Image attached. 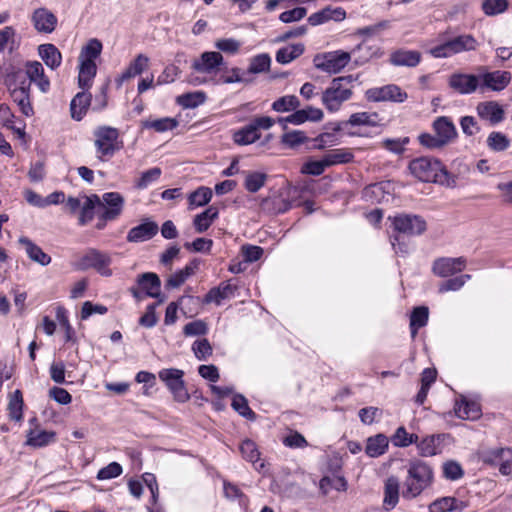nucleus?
I'll return each mask as SVG.
<instances>
[{
  "label": "nucleus",
  "instance_id": "obj_1",
  "mask_svg": "<svg viewBox=\"0 0 512 512\" xmlns=\"http://www.w3.org/2000/svg\"><path fill=\"white\" fill-rule=\"evenodd\" d=\"M406 477L403 482L402 496L414 499L430 488L434 482V471L430 464L420 459H413L406 465Z\"/></svg>",
  "mask_w": 512,
  "mask_h": 512
},
{
  "label": "nucleus",
  "instance_id": "obj_2",
  "mask_svg": "<svg viewBox=\"0 0 512 512\" xmlns=\"http://www.w3.org/2000/svg\"><path fill=\"white\" fill-rule=\"evenodd\" d=\"M434 135L421 133L419 143L427 149H441L457 137V130L452 120L447 116L437 117L432 123Z\"/></svg>",
  "mask_w": 512,
  "mask_h": 512
},
{
  "label": "nucleus",
  "instance_id": "obj_3",
  "mask_svg": "<svg viewBox=\"0 0 512 512\" xmlns=\"http://www.w3.org/2000/svg\"><path fill=\"white\" fill-rule=\"evenodd\" d=\"M409 170L413 176L422 182H436L443 184L449 176L442 163L435 158L419 157L409 163Z\"/></svg>",
  "mask_w": 512,
  "mask_h": 512
},
{
  "label": "nucleus",
  "instance_id": "obj_4",
  "mask_svg": "<svg viewBox=\"0 0 512 512\" xmlns=\"http://www.w3.org/2000/svg\"><path fill=\"white\" fill-rule=\"evenodd\" d=\"M6 83L10 96L20 112L26 117H32L34 109L30 99V82H27L21 71H16L8 75Z\"/></svg>",
  "mask_w": 512,
  "mask_h": 512
},
{
  "label": "nucleus",
  "instance_id": "obj_5",
  "mask_svg": "<svg viewBox=\"0 0 512 512\" xmlns=\"http://www.w3.org/2000/svg\"><path fill=\"white\" fill-rule=\"evenodd\" d=\"M93 135L97 157L101 161L112 158L122 148L119 131L114 127L99 126L94 130Z\"/></svg>",
  "mask_w": 512,
  "mask_h": 512
},
{
  "label": "nucleus",
  "instance_id": "obj_6",
  "mask_svg": "<svg viewBox=\"0 0 512 512\" xmlns=\"http://www.w3.org/2000/svg\"><path fill=\"white\" fill-rule=\"evenodd\" d=\"M353 77L343 76L334 78L330 86L322 94V102L331 111H338L341 104L352 96L351 84Z\"/></svg>",
  "mask_w": 512,
  "mask_h": 512
},
{
  "label": "nucleus",
  "instance_id": "obj_7",
  "mask_svg": "<svg viewBox=\"0 0 512 512\" xmlns=\"http://www.w3.org/2000/svg\"><path fill=\"white\" fill-rule=\"evenodd\" d=\"M158 377L166 385L175 401L185 403L190 399V394L188 393L183 379V370L177 368H164L158 372Z\"/></svg>",
  "mask_w": 512,
  "mask_h": 512
},
{
  "label": "nucleus",
  "instance_id": "obj_8",
  "mask_svg": "<svg viewBox=\"0 0 512 512\" xmlns=\"http://www.w3.org/2000/svg\"><path fill=\"white\" fill-rule=\"evenodd\" d=\"M111 262L112 260L109 254L91 248L79 259L76 267L79 270L93 268L100 275L109 277L112 275V270L109 268Z\"/></svg>",
  "mask_w": 512,
  "mask_h": 512
},
{
  "label": "nucleus",
  "instance_id": "obj_9",
  "mask_svg": "<svg viewBox=\"0 0 512 512\" xmlns=\"http://www.w3.org/2000/svg\"><path fill=\"white\" fill-rule=\"evenodd\" d=\"M350 60V53L337 50L324 54H318L314 57L313 62L317 69L329 74H336L339 73L344 67H346Z\"/></svg>",
  "mask_w": 512,
  "mask_h": 512
},
{
  "label": "nucleus",
  "instance_id": "obj_10",
  "mask_svg": "<svg viewBox=\"0 0 512 512\" xmlns=\"http://www.w3.org/2000/svg\"><path fill=\"white\" fill-rule=\"evenodd\" d=\"M479 459L489 465H498L502 475H509L512 471V449L491 448L479 452Z\"/></svg>",
  "mask_w": 512,
  "mask_h": 512
},
{
  "label": "nucleus",
  "instance_id": "obj_11",
  "mask_svg": "<svg viewBox=\"0 0 512 512\" xmlns=\"http://www.w3.org/2000/svg\"><path fill=\"white\" fill-rule=\"evenodd\" d=\"M392 225L398 233L409 236L421 235L426 230L425 220L418 215L400 214L392 218Z\"/></svg>",
  "mask_w": 512,
  "mask_h": 512
},
{
  "label": "nucleus",
  "instance_id": "obj_12",
  "mask_svg": "<svg viewBox=\"0 0 512 512\" xmlns=\"http://www.w3.org/2000/svg\"><path fill=\"white\" fill-rule=\"evenodd\" d=\"M365 96L371 102L391 101L402 103L407 99V93L395 84H389L382 87L370 88Z\"/></svg>",
  "mask_w": 512,
  "mask_h": 512
},
{
  "label": "nucleus",
  "instance_id": "obj_13",
  "mask_svg": "<svg viewBox=\"0 0 512 512\" xmlns=\"http://www.w3.org/2000/svg\"><path fill=\"white\" fill-rule=\"evenodd\" d=\"M466 264L465 257H440L434 260L432 272L438 277L446 278L464 270Z\"/></svg>",
  "mask_w": 512,
  "mask_h": 512
},
{
  "label": "nucleus",
  "instance_id": "obj_14",
  "mask_svg": "<svg viewBox=\"0 0 512 512\" xmlns=\"http://www.w3.org/2000/svg\"><path fill=\"white\" fill-rule=\"evenodd\" d=\"M448 85L457 93L468 95L480 87V77L474 74L453 73L449 76Z\"/></svg>",
  "mask_w": 512,
  "mask_h": 512
},
{
  "label": "nucleus",
  "instance_id": "obj_15",
  "mask_svg": "<svg viewBox=\"0 0 512 512\" xmlns=\"http://www.w3.org/2000/svg\"><path fill=\"white\" fill-rule=\"evenodd\" d=\"M100 206L105 207L101 218L104 221H112L120 216L124 206V198L118 192H107L102 195Z\"/></svg>",
  "mask_w": 512,
  "mask_h": 512
},
{
  "label": "nucleus",
  "instance_id": "obj_16",
  "mask_svg": "<svg viewBox=\"0 0 512 512\" xmlns=\"http://www.w3.org/2000/svg\"><path fill=\"white\" fill-rule=\"evenodd\" d=\"M479 77L480 88L497 92L504 90L511 82V73L508 71L485 72L480 74Z\"/></svg>",
  "mask_w": 512,
  "mask_h": 512
},
{
  "label": "nucleus",
  "instance_id": "obj_17",
  "mask_svg": "<svg viewBox=\"0 0 512 512\" xmlns=\"http://www.w3.org/2000/svg\"><path fill=\"white\" fill-rule=\"evenodd\" d=\"M223 64V56L220 52L208 51L201 54L192 63V68L199 72L210 74Z\"/></svg>",
  "mask_w": 512,
  "mask_h": 512
},
{
  "label": "nucleus",
  "instance_id": "obj_18",
  "mask_svg": "<svg viewBox=\"0 0 512 512\" xmlns=\"http://www.w3.org/2000/svg\"><path fill=\"white\" fill-rule=\"evenodd\" d=\"M478 116L492 125L502 122L505 118L503 107L496 101H485L478 103L476 107Z\"/></svg>",
  "mask_w": 512,
  "mask_h": 512
},
{
  "label": "nucleus",
  "instance_id": "obj_19",
  "mask_svg": "<svg viewBox=\"0 0 512 512\" xmlns=\"http://www.w3.org/2000/svg\"><path fill=\"white\" fill-rule=\"evenodd\" d=\"M159 230L156 222L145 220L138 226L131 228L127 234V241L132 243L144 242L153 238Z\"/></svg>",
  "mask_w": 512,
  "mask_h": 512
},
{
  "label": "nucleus",
  "instance_id": "obj_20",
  "mask_svg": "<svg viewBox=\"0 0 512 512\" xmlns=\"http://www.w3.org/2000/svg\"><path fill=\"white\" fill-rule=\"evenodd\" d=\"M448 436V434L441 433L422 438L418 443L419 454L423 457H430L441 453L443 443Z\"/></svg>",
  "mask_w": 512,
  "mask_h": 512
},
{
  "label": "nucleus",
  "instance_id": "obj_21",
  "mask_svg": "<svg viewBox=\"0 0 512 512\" xmlns=\"http://www.w3.org/2000/svg\"><path fill=\"white\" fill-rule=\"evenodd\" d=\"M32 23L38 32L51 33L57 25L56 16L46 8H38L33 12Z\"/></svg>",
  "mask_w": 512,
  "mask_h": 512
},
{
  "label": "nucleus",
  "instance_id": "obj_22",
  "mask_svg": "<svg viewBox=\"0 0 512 512\" xmlns=\"http://www.w3.org/2000/svg\"><path fill=\"white\" fill-rule=\"evenodd\" d=\"M148 67L149 58L144 54H138L116 79L118 87H120L125 81L142 74Z\"/></svg>",
  "mask_w": 512,
  "mask_h": 512
},
{
  "label": "nucleus",
  "instance_id": "obj_23",
  "mask_svg": "<svg viewBox=\"0 0 512 512\" xmlns=\"http://www.w3.org/2000/svg\"><path fill=\"white\" fill-rule=\"evenodd\" d=\"M394 66L416 67L421 61V53L416 50L398 49L390 54Z\"/></svg>",
  "mask_w": 512,
  "mask_h": 512
},
{
  "label": "nucleus",
  "instance_id": "obj_24",
  "mask_svg": "<svg viewBox=\"0 0 512 512\" xmlns=\"http://www.w3.org/2000/svg\"><path fill=\"white\" fill-rule=\"evenodd\" d=\"M137 285L145 292L147 297L157 298L160 296L161 281L155 273L140 274L137 278Z\"/></svg>",
  "mask_w": 512,
  "mask_h": 512
},
{
  "label": "nucleus",
  "instance_id": "obj_25",
  "mask_svg": "<svg viewBox=\"0 0 512 512\" xmlns=\"http://www.w3.org/2000/svg\"><path fill=\"white\" fill-rule=\"evenodd\" d=\"M439 44L431 47L428 53L434 58H449L456 55L453 41L449 36V32L445 31L438 35Z\"/></svg>",
  "mask_w": 512,
  "mask_h": 512
},
{
  "label": "nucleus",
  "instance_id": "obj_26",
  "mask_svg": "<svg viewBox=\"0 0 512 512\" xmlns=\"http://www.w3.org/2000/svg\"><path fill=\"white\" fill-rule=\"evenodd\" d=\"M466 503L455 497H441L434 500L428 507L429 512H462Z\"/></svg>",
  "mask_w": 512,
  "mask_h": 512
},
{
  "label": "nucleus",
  "instance_id": "obj_27",
  "mask_svg": "<svg viewBox=\"0 0 512 512\" xmlns=\"http://www.w3.org/2000/svg\"><path fill=\"white\" fill-rule=\"evenodd\" d=\"M91 94L86 90L77 93L70 103L71 117L74 120L80 121L87 113L88 107L91 103Z\"/></svg>",
  "mask_w": 512,
  "mask_h": 512
},
{
  "label": "nucleus",
  "instance_id": "obj_28",
  "mask_svg": "<svg viewBox=\"0 0 512 512\" xmlns=\"http://www.w3.org/2000/svg\"><path fill=\"white\" fill-rule=\"evenodd\" d=\"M19 243L25 248L28 257L32 261L37 262L42 266H46L51 262V257L29 238L21 237L19 238Z\"/></svg>",
  "mask_w": 512,
  "mask_h": 512
},
{
  "label": "nucleus",
  "instance_id": "obj_29",
  "mask_svg": "<svg viewBox=\"0 0 512 512\" xmlns=\"http://www.w3.org/2000/svg\"><path fill=\"white\" fill-rule=\"evenodd\" d=\"M323 157L327 167H331L352 162L354 159V154L351 149L337 148L327 151Z\"/></svg>",
  "mask_w": 512,
  "mask_h": 512
},
{
  "label": "nucleus",
  "instance_id": "obj_30",
  "mask_svg": "<svg viewBox=\"0 0 512 512\" xmlns=\"http://www.w3.org/2000/svg\"><path fill=\"white\" fill-rule=\"evenodd\" d=\"M97 73V66L94 61H80L78 85L83 90H88Z\"/></svg>",
  "mask_w": 512,
  "mask_h": 512
},
{
  "label": "nucleus",
  "instance_id": "obj_31",
  "mask_svg": "<svg viewBox=\"0 0 512 512\" xmlns=\"http://www.w3.org/2000/svg\"><path fill=\"white\" fill-rule=\"evenodd\" d=\"M399 480L396 476H390L384 484L383 503L387 509L394 508L399 501Z\"/></svg>",
  "mask_w": 512,
  "mask_h": 512
},
{
  "label": "nucleus",
  "instance_id": "obj_32",
  "mask_svg": "<svg viewBox=\"0 0 512 512\" xmlns=\"http://www.w3.org/2000/svg\"><path fill=\"white\" fill-rule=\"evenodd\" d=\"M38 53L44 63L51 69L60 66L62 56L58 48L53 44H41L38 47Z\"/></svg>",
  "mask_w": 512,
  "mask_h": 512
},
{
  "label": "nucleus",
  "instance_id": "obj_33",
  "mask_svg": "<svg viewBox=\"0 0 512 512\" xmlns=\"http://www.w3.org/2000/svg\"><path fill=\"white\" fill-rule=\"evenodd\" d=\"M240 452L243 458L251 462L254 468L260 471L264 468V463L260 459V452L258 451L257 445L250 439H245L240 445Z\"/></svg>",
  "mask_w": 512,
  "mask_h": 512
},
{
  "label": "nucleus",
  "instance_id": "obj_34",
  "mask_svg": "<svg viewBox=\"0 0 512 512\" xmlns=\"http://www.w3.org/2000/svg\"><path fill=\"white\" fill-rule=\"evenodd\" d=\"M235 290L236 287L230 283H221L218 287L209 290V292L205 295V302H214L219 305L222 300L232 297Z\"/></svg>",
  "mask_w": 512,
  "mask_h": 512
},
{
  "label": "nucleus",
  "instance_id": "obj_35",
  "mask_svg": "<svg viewBox=\"0 0 512 512\" xmlns=\"http://www.w3.org/2000/svg\"><path fill=\"white\" fill-rule=\"evenodd\" d=\"M218 208L215 206L208 207L205 211L195 216L193 224L198 233H203L211 226L213 221L218 218Z\"/></svg>",
  "mask_w": 512,
  "mask_h": 512
},
{
  "label": "nucleus",
  "instance_id": "obj_36",
  "mask_svg": "<svg viewBox=\"0 0 512 512\" xmlns=\"http://www.w3.org/2000/svg\"><path fill=\"white\" fill-rule=\"evenodd\" d=\"M388 438L383 434H378L367 439L365 452L370 457H379L388 449Z\"/></svg>",
  "mask_w": 512,
  "mask_h": 512
},
{
  "label": "nucleus",
  "instance_id": "obj_37",
  "mask_svg": "<svg viewBox=\"0 0 512 512\" xmlns=\"http://www.w3.org/2000/svg\"><path fill=\"white\" fill-rule=\"evenodd\" d=\"M305 47L302 43L292 44L280 48L276 52V61L280 64H288L304 53Z\"/></svg>",
  "mask_w": 512,
  "mask_h": 512
},
{
  "label": "nucleus",
  "instance_id": "obj_38",
  "mask_svg": "<svg viewBox=\"0 0 512 512\" xmlns=\"http://www.w3.org/2000/svg\"><path fill=\"white\" fill-rule=\"evenodd\" d=\"M429 318V309L426 306H419L413 309L410 316L411 337L414 339L418 330L426 326Z\"/></svg>",
  "mask_w": 512,
  "mask_h": 512
},
{
  "label": "nucleus",
  "instance_id": "obj_39",
  "mask_svg": "<svg viewBox=\"0 0 512 512\" xmlns=\"http://www.w3.org/2000/svg\"><path fill=\"white\" fill-rule=\"evenodd\" d=\"M261 134L256 130V127L250 122L242 129L236 131L233 135L234 142L239 145H248L256 142Z\"/></svg>",
  "mask_w": 512,
  "mask_h": 512
},
{
  "label": "nucleus",
  "instance_id": "obj_40",
  "mask_svg": "<svg viewBox=\"0 0 512 512\" xmlns=\"http://www.w3.org/2000/svg\"><path fill=\"white\" fill-rule=\"evenodd\" d=\"M85 201L82 204L80 215H79V225L84 226L88 222H90L94 217V208L96 205L100 204V198L97 195L85 196Z\"/></svg>",
  "mask_w": 512,
  "mask_h": 512
},
{
  "label": "nucleus",
  "instance_id": "obj_41",
  "mask_svg": "<svg viewBox=\"0 0 512 512\" xmlns=\"http://www.w3.org/2000/svg\"><path fill=\"white\" fill-rule=\"evenodd\" d=\"M271 64V58L268 54H259L251 58L249 67L245 71L251 77L252 74H260L269 70Z\"/></svg>",
  "mask_w": 512,
  "mask_h": 512
},
{
  "label": "nucleus",
  "instance_id": "obj_42",
  "mask_svg": "<svg viewBox=\"0 0 512 512\" xmlns=\"http://www.w3.org/2000/svg\"><path fill=\"white\" fill-rule=\"evenodd\" d=\"M179 122L175 118L164 117L160 119L154 120H146L143 122V127L148 129H153L156 132H166L175 129L178 126Z\"/></svg>",
  "mask_w": 512,
  "mask_h": 512
},
{
  "label": "nucleus",
  "instance_id": "obj_43",
  "mask_svg": "<svg viewBox=\"0 0 512 512\" xmlns=\"http://www.w3.org/2000/svg\"><path fill=\"white\" fill-rule=\"evenodd\" d=\"M456 53L474 51L478 47V41L471 34H461L451 37Z\"/></svg>",
  "mask_w": 512,
  "mask_h": 512
},
{
  "label": "nucleus",
  "instance_id": "obj_44",
  "mask_svg": "<svg viewBox=\"0 0 512 512\" xmlns=\"http://www.w3.org/2000/svg\"><path fill=\"white\" fill-rule=\"evenodd\" d=\"M299 106L300 101L295 95L282 96L272 103V109L279 113L296 110Z\"/></svg>",
  "mask_w": 512,
  "mask_h": 512
},
{
  "label": "nucleus",
  "instance_id": "obj_45",
  "mask_svg": "<svg viewBox=\"0 0 512 512\" xmlns=\"http://www.w3.org/2000/svg\"><path fill=\"white\" fill-rule=\"evenodd\" d=\"M267 180V175L261 172H248L245 177L244 187L247 191L255 193L259 191Z\"/></svg>",
  "mask_w": 512,
  "mask_h": 512
},
{
  "label": "nucleus",
  "instance_id": "obj_46",
  "mask_svg": "<svg viewBox=\"0 0 512 512\" xmlns=\"http://www.w3.org/2000/svg\"><path fill=\"white\" fill-rule=\"evenodd\" d=\"M206 100L204 92L196 91L191 93H185L177 98V103L184 108H195L203 104Z\"/></svg>",
  "mask_w": 512,
  "mask_h": 512
},
{
  "label": "nucleus",
  "instance_id": "obj_47",
  "mask_svg": "<svg viewBox=\"0 0 512 512\" xmlns=\"http://www.w3.org/2000/svg\"><path fill=\"white\" fill-rule=\"evenodd\" d=\"M377 118V113L358 112L352 114L346 123L352 126L364 125L374 127L377 125Z\"/></svg>",
  "mask_w": 512,
  "mask_h": 512
},
{
  "label": "nucleus",
  "instance_id": "obj_48",
  "mask_svg": "<svg viewBox=\"0 0 512 512\" xmlns=\"http://www.w3.org/2000/svg\"><path fill=\"white\" fill-rule=\"evenodd\" d=\"M101 51L102 43L96 38L90 39L88 43L82 48L79 60H90L95 62V59L99 57Z\"/></svg>",
  "mask_w": 512,
  "mask_h": 512
},
{
  "label": "nucleus",
  "instance_id": "obj_49",
  "mask_svg": "<svg viewBox=\"0 0 512 512\" xmlns=\"http://www.w3.org/2000/svg\"><path fill=\"white\" fill-rule=\"evenodd\" d=\"M455 413L462 419H476L480 416V408L475 402L462 400L461 404H457Z\"/></svg>",
  "mask_w": 512,
  "mask_h": 512
},
{
  "label": "nucleus",
  "instance_id": "obj_50",
  "mask_svg": "<svg viewBox=\"0 0 512 512\" xmlns=\"http://www.w3.org/2000/svg\"><path fill=\"white\" fill-rule=\"evenodd\" d=\"M55 433L51 431H31L28 435L27 444L34 447H43L53 442Z\"/></svg>",
  "mask_w": 512,
  "mask_h": 512
},
{
  "label": "nucleus",
  "instance_id": "obj_51",
  "mask_svg": "<svg viewBox=\"0 0 512 512\" xmlns=\"http://www.w3.org/2000/svg\"><path fill=\"white\" fill-rule=\"evenodd\" d=\"M509 6L508 0H482L481 9L487 16L504 13Z\"/></svg>",
  "mask_w": 512,
  "mask_h": 512
},
{
  "label": "nucleus",
  "instance_id": "obj_52",
  "mask_svg": "<svg viewBox=\"0 0 512 512\" xmlns=\"http://www.w3.org/2000/svg\"><path fill=\"white\" fill-rule=\"evenodd\" d=\"M487 146L495 152H501L506 150L510 146V140L508 137L497 131L491 132L487 137Z\"/></svg>",
  "mask_w": 512,
  "mask_h": 512
},
{
  "label": "nucleus",
  "instance_id": "obj_53",
  "mask_svg": "<svg viewBox=\"0 0 512 512\" xmlns=\"http://www.w3.org/2000/svg\"><path fill=\"white\" fill-rule=\"evenodd\" d=\"M308 140L303 131L292 130L281 136V143L291 149L297 148Z\"/></svg>",
  "mask_w": 512,
  "mask_h": 512
},
{
  "label": "nucleus",
  "instance_id": "obj_54",
  "mask_svg": "<svg viewBox=\"0 0 512 512\" xmlns=\"http://www.w3.org/2000/svg\"><path fill=\"white\" fill-rule=\"evenodd\" d=\"M232 408L237 411L241 416L249 419V420H255L256 414L254 411H252L248 405L247 399L240 394H237L233 397Z\"/></svg>",
  "mask_w": 512,
  "mask_h": 512
},
{
  "label": "nucleus",
  "instance_id": "obj_55",
  "mask_svg": "<svg viewBox=\"0 0 512 512\" xmlns=\"http://www.w3.org/2000/svg\"><path fill=\"white\" fill-rule=\"evenodd\" d=\"M223 490H224V495L226 498L232 499V500L238 499L239 504L242 507L246 508L248 506V503H249L248 497L240 490V488L237 485L230 483L228 481H224L223 482Z\"/></svg>",
  "mask_w": 512,
  "mask_h": 512
},
{
  "label": "nucleus",
  "instance_id": "obj_56",
  "mask_svg": "<svg viewBox=\"0 0 512 512\" xmlns=\"http://www.w3.org/2000/svg\"><path fill=\"white\" fill-rule=\"evenodd\" d=\"M320 489L324 494H327L329 489L345 491L347 489V482L345 478L341 476L324 477L320 481Z\"/></svg>",
  "mask_w": 512,
  "mask_h": 512
},
{
  "label": "nucleus",
  "instance_id": "obj_57",
  "mask_svg": "<svg viewBox=\"0 0 512 512\" xmlns=\"http://www.w3.org/2000/svg\"><path fill=\"white\" fill-rule=\"evenodd\" d=\"M212 198V190L208 187H199L189 196V203L192 206L201 207L210 202Z\"/></svg>",
  "mask_w": 512,
  "mask_h": 512
},
{
  "label": "nucleus",
  "instance_id": "obj_58",
  "mask_svg": "<svg viewBox=\"0 0 512 512\" xmlns=\"http://www.w3.org/2000/svg\"><path fill=\"white\" fill-rule=\"evenodd\" d=\"M23 397L20 390H16L10 398L8 409L10 418L16 421L22 419Z\"/></svg>",
  "mask_w": 512,
  "mask_h": 512
},
{
  "label": "nucleus",
  "instance_id": "obj_59",
  "mask_svg": "<svg viewBox=\"0 0 512 512\" xmlns=\"http://www.w3.org/2000/svg\"><path fill=\"white\" fill-rule=\"evenodd\" d=\"M220 81L224 84H231V83L249 84V83L253 82V78L249 77L248 74H245V71H242L240 68L234 67L229 71V75L221 76Z\"/></svg>",
  "mask_w": 512,
  "mask_h": 512
},
{
  "label": "nucleus",
  "instance_id": "obj_60",
  "mask_svg": "<svg viewBox=\"0 0 512 512\" xmlns=\"http://www.w3.org/2000/svg\"><path fill=\"white\" fill-rule=\"evenodd\" d=\"M470 279H471V275H469V274H462L460 276L450 278V279L446 280L445 282L441 283V285L439 286V292L445 293L448 291H458Z\"/></svg>",
  "mask_w": 512,
  "mask_h": 512
},
{
  "label": "nucleus",
  "instance_id": "obj_61",
  "mask_svg": "<svg viewBox=\"0 0 512 512\" xmlns=\"http://www.w3.org/2000/svg\"><path fill=\"white\" fill-rule=\"evenodd\" d=\"M391 27V22L389 20H382L374 25L366 26L357 29L356 35L362 37H372L380 34L382 31L387 30Z\"/></svg>",
  "mask_w": 512,
  "mask_h": 512
},
{
  "label": "nucleus",
  "instance_id": "obj_62",
  "mask_svg": "<svg viewBox=\"0 0 512 512\" xmlns=\"http://www.w3.org/2000/svg\"><path fill=\"white\" fill-rule=\"evenodd\" d=\"M195 357L200 361H205L212 355V347L206 338L196 340L192 345Z\"/></svg>",
  "mask_w": 512,
  "mask_h": 512
},
{
  "label": "nucleus",
  "instance_id": "obj_63",
  "mask_svg": "<svg viewBox=\"0 0 512 512\" xmlns=\"http://www.w3.org/2000/svg\"><path fill=\"white\" fill-rule=\"evenodd\" d=\"M161 169L159 167L151 168L141 174V177L136 183L139 189H145L153 182L157 181L161 176Z\"/></svg>",
  "mask_w": 512,
  "mask_h": 512
},
{
  "label": "nucleus",
  "instance_id": "obj_64",
  "mask_svg": "<svg viewBox=\"0 0 512 512\" xmlns=\"http://www.w3.org/2000/svg\"><path fill=\"white\" fill-rule=\"evenodd\" d=\"M122 466L117 462H111L107 466L100 469L97 473L98 480H109L122 474Z\"/></svg>",
  "mask_w": 512,
  "mask_h": 512
}]
</instances>
